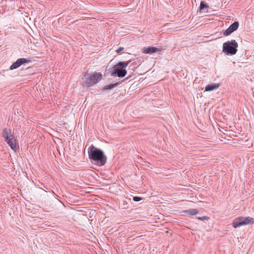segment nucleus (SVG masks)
<instances>
[{"label":"nucleus","mask_w":254,"mask_h":254,"mask_svg":"<svg viewBox=\"0 0 254 254\" xmlns=\"http://www.w3.org/2000/svg\"><path fill=\"white\" fill-rule=\"evenodd\" d=\"M89 159L92 163L98 166L104 165L107 161V157L104 152L91 145L88 149Z\"/></svg>","instance_id":"1"},{"label":"nucleus","mask_w":254,"mask_h":254,"mask_svg":"<svg viewBox=\"0 0 254 254\" xmlns=\"http://www.w3.org/2000/svg\"><path fill=\"white\" fill-rule=\"evenodd\" d=\"M2 137L4 141L10 147L11 149L16 152L17 147L16 144V139L14 137V130L11 128H4L2 130Z\"/></svg>","instance_id":"2"},{"label":"nucleus","mask_w":254,"mask_h":254,"mask_svg":"<svg viewBox=\"0 0 254 254\" xmlns=\"http://www.w3.org/2000/svg\"><path fill=\"white\" fill-rule=\"evenodd\" d=\"M102 79V74L101 72H95L93 73H86L82 78L83 87H89L97 83Z\"/></svg>","instance_id":"3"},{"label":"nucleus","mask_w":254,"mask_h":254,"mask_svg":"<svg viewBox=\"0 0 254 254\" xmlns=\"http://www.w3.org/2000/svg\"><path fill=\"white\" fill-rule=\"evenodd\" d=\"M129 63V61L118 63L114 66V69L112 71L111 75L122 78L125 76L127 73L125 68L127 67Z\"/></svg>","instance_id":"4"},{"label":"nucleus","mask_w":254,"mask_h":254,"mask_svg":"<svg viewBox=\"0 0 254 254\" xmlns=\"http://www.w3.org/2000/svg\"><path fill=\"white\" fill-rule=\"evenodd\" d=\"M238 44L235 40L228 41L223 44L222 52L226 55H234L237 52Z\"/></svg>","instance_id":"5"},{"label":"nucleus","mask_w":254,"mask_h":254,"mask_svg":"<svg viewBox=\"0 0 254 254\" xmlns=\"http://www.w3.org/2000/svg\"><path fill=\"white\" fill-rule=\"evenodd\" d=\"M254 223V218L250 217H239L235 219L233 222L232 225L234 228H237L240 226L253 224Z\"/></svg>","instance_id":"6"},{"label":"nucleus","mask_w":254,"mask_h":254,"mask_svg":"<svg viewBox=\"0 0 254 254\" xmlns=\"http://www.w3.org/2000/svg\"><path fill=\"white\" fill-rule=\"evenodd\" d=\"M162 49V48H156L154 47L149 46L143 48L142 52L146 54H152L153 53H156L158 51H160Z\"/></svg>","instance_id":"7"},{"label":"nucleus","mask_w":254,"mask_h":254,"mask_svg":"<svg viewBox=\"0 0 254 254\" xmlns=\"http://www.w3.org/2000/svg\"><path fill=\"white\" fill-rule=\"evenodd\" d=\"M218 129L219 130V131L224 134H226L228 136H230L231 135L234 136H237L236 134H234V131L232 130H228L226 129V128L223 127V128H218Z\"/></svg>","instance_id":"8"},{"label":"nucleus","mask_w":254,"mask_h":254,"mask_svg":"<svg viewBox=\"0 0 254 254\" xmlns=\"http://www.w3.org/2000/svg\"><path fill=\"white\" fill-rule=\"evenodd\" d=\"M219 86H220L219 84H216V83L207 85L205 87V91H210L213 90L218 88L219 87Z\"/></svg>","instance_id":"9"},{"label":"nucleus","mask_w":254,"mask_h":254,"mask_svg":"<svg viewBox=\"0 0 254 254\" xmlns=\"http://www.w3.org/2000/svg\"><path fill=\"white\" fill-rule=\"evenodd\" d=\"M184 212L190 215H195L198 213V210L196 209L185 210Z\"/></svg>","instance_id":"10"},{"label":"nucleus","mask_w":254,"mask_h":254,"mask_svg":"<svg viewBox=\"0 0 254 254\" xmlns=\"http://www.w3.org/2000/svg\"><path fill=\"white\" fill-rule=\"evenodd\" d=\"M17 61L19 63L18 64H19V66H21L22 64H24L25 63H30V60H28L25 58L18 59L17 60Z\"/></svg>","instance_id":"11"},{"label":"nucleus","mask_w":254,"mask_h":254,"mask_svg":"<svg viewBox=\"0 0 254 254\" xmlns=\"http://www.w3.org/2000/svg\"><path fill=\"white\" fill-rule=\"evenodd\" d=\"M118 86V83H115V84H111L110 85L104 86L103 88V89L105 90H111L113 89L114 87H116Z\"/></svg>","instance_id":"12"},{"label":"nucleus","mask_w":254,"mask_h":254,"mask_svg":"<svg viewBox=\"0 0 254 254\" xmlns=\"http://www.w3.org/2000/svg\"><path fill=\"white\" fill-rule=\"evenodd\" d=\"M239 24L238 21H235L229 26V27H230V28L234 32L238 29V28L239 27Z\"/></svg>","instance_id":"13"},{"label":"nucleus","mask_w":254,"mask_h":254,"mask_svg":"<svg viewBox=\"0 0 254 254\" xmlns=\"http://www.w3.org/2000/svg\"><path fill=\"white\" fill-rule=\"evenodd\" d=\"M208 7V5L206 3H205L204 1H201L199 6V11H202L205 8H207Z\"/></svg>","instance_id":"14"},{"label":"nucleus","mask_w":254,"mask_h":254,"mask_svg":"<svg viewBox=\"0 0 254 254\" xmlns=\"http://www.w3.org/2000/svg\"><path fill=\"white\" fill-rule=\"evenodd\" d=\"M233 30L229 27L225 31L223 32V35L225 36H228L233 33Z\"/></svg>","instance_id":"15"},{"label":"nucleus","mask_w":254,"mask_h":254,"mask_svg":"<svg viewBox=\"0 0 254 254\" xmlns=\"http://www.w3.org/2000/svg\"><path fill=\"white\" fill-rule=\"evenodd\" d=\"M18 62L17 61V60L14 62V63H13L11 66H10V70H13V69H16L18 67H19V65L18 64Z\"/></svg>","instance_id":"16"},{"label":"nucleus","mask_w":254,"mask_h":254,"mask_svg":"<svg viewBox=\"0 0 254 254\" xmlns=\"http://www.w3.org/2000/svg\"><path fill=\"white\" fill-rule=\"evenodd\" d=\"M132 199H133V201H134L135 202L139 201L142 199V198L141 197L137 196H133Z\"/></svg>","instance_id":"17"},{"label":"nucleus","mask_w":254,"mask_h":254,"mask_svg":"<svg viewBox=\"0 0 254 254\" xmlns=\"http://www.w3.org/2000/svg\"><path fill=\"white\" fill-rule=\"evenodd\" d=\"M197 218L198 220H202V221H205V220H208L209 217H207V216H202V217H198Z\"/></svg>","instance_id":"18"},{"label":"nucleus","mask_w":254,"mask_h":254,"mask_svg":"<svg viewBox=\"0 0 254 254\" xmlns=\"http://www.w3.org/2000/svg\"><path fill=\"white\" fill-rule=\"evenodd\" d=\"M124 50L123 47H119L117 50L116 52L118 54H119L120 52H121Z\"/></svg>","instance_id":"19"},{"label":"nucleus","mask_w":254,"mask_h":254,"mask_svg":"<svg viewBox=\"0 0 254 254\" xmlns=\"http://www.w3.org/2000/svg\"><path fill=\"white\" fill-rule=\"evenodd\" d=\"M238 131H241V130H240L239 129H238Z\"/></svg>","instance_id":"20"},{"label":"nucleus","mask_w":254,"mask_h":254,"mask_svg":"<svg viewBox=\"0 0 254 254\" xmlns=\"http://www.w3.org/2000/svg\"><path fill=\"white\" fill-rule=\"evenodd\" d=\"M238 131H241V130H240L239 129H238Z\"/></svg>","instance_id":"21"},{"label":"nucleus","mask_w":254,"mask_h":254,"mask_svg":"<svg viewBox=\"0 0 254 254\" xmlns=\"http://www.w3.org/2000/svg\"><path fill=\"white\" fill-rule=\"evenodd\" d=\"M238 131H241V130H240L239 129H238Z\"/></svg>","instance_id":"22"}]
</instances>
